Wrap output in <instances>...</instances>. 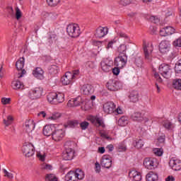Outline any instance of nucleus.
<instances>
[{
	"mask_svg": "<svg viewBox=\"0 0 181 181\" xmlns=\"http://www.w3.org/2000/svg\"><path fill=\"white\" fill-rule=\"evenodd\" d=\"M150 22H152L153 23H159V18L155 16H151L149 18Z\"/></svg>",
	"mask_w": 181,
	"mask_h": 181,
	"instance_id": "59",
	"label": "nucleus"
},
{
	"mask_svg": "<svg viewBox=\"0 0 181 181\" xmlns=\"http://www.w3.org/2000/svg\"><path fill=\"white\" fill-rule=\"evenodd\" d=\"M154 77H155V78H156V80L158 83H162V78H160V76H159V74L155 72Z\"/></svg>",
	"mask_w": 181,
	"mask_h": 181,
	"instance_id": "63",
	"label": "nucleus"
},
{
	"mask_svg": "<svg viewBox=\"0 0 181 181\" xmlns=\"http://www.w3.org/2000/svg\"><path fill=\"white\" fill-rule=\"evenodd\" d=\"M3 173L4 175V177H7V179H9V180H12L13 179V174L12 173H9L6 169H3Z\"/></svg>",
	"mask_w": 181,
	"mask_h": 181,
	"instance_id": "40",
	"label": "nucleus"
},
{
	"mask_svg": "<svg viewBox=\"0 0 181 181\" xmlns=\"http://www.w3.org/2000/svg\"><path fill=\"white\" fill-rule=\"evenodd\" d=\"M153 152L156 155V156H162L163 155V148H153Z\"/></svg>",
	"mask_w": 181,
	"mask_h": 181,
	"instance_id": "42",
	"label": "nucleus"
},
{
	"mask_svg": "<svg viewBox=\"0 0 181 181\" xmlns=\"http://www.w3.org/2000/svg\"><path fill=\"white\" fill-rule=\"evenodd\" d=\"M132 2V0H118V4H119L122 6H127L129 5Z\"/></svg>",
	"mask_w": 181,
	"mask_h": 181,
	"instance_id": "50",
	"label": "nucleus"
},
{
	"mask_svg": "<svg viewBox=\"0 0 181 181\" xmlns=\"http://www.w3.org/2000/svg\"><path fill=\"white\" fill-rule=\"evenodd\" d=\"M43 74H45V71L40 67H36L33 71V75L34 76V77H36V78H38L40 80H42Z\"/></svg>",
	"mask_w": 181,
	"mask_h": 181,
	"instance_id": "27",
	"label": "nucleus"
},
{
	"mask_svg": "<svg viewBox=\"0 0 181 181\" xmlns=\"http://www.w3.org/2000/svg\"><path fill=\"white\" fill-rule=\"evenodd\" d=\"M13 122V117L11 115H8L7 117V119H4L3 122L6 125V127H9Z\"/></svg>",
	"mask_w": 181,
	"mask_h": 181,
	"instance_id": "37",
	"label": "nucleus"
},
{
	"mask_svg": "<svg viewBox=\"0 0 181 181\" xmlns=\"http://www.w3.org/2000/svg\"><path fill=\"white\" fill-rule=\"evenodd\" d=\"M66 33L70 37L76 39V37H78L80 35H81V30L78 24L71 23L67 25Z\"/></svg>",
	"mask_w": 181,
	"mask_h": 181,
	"instance_id": "3",
	"label": "nucleus"
},
{
	"mask_svg": "<svg viewBox=\"0 0 181 181\" xmlns=\"http://www.w3.org/2000/svg\"><path fill=\"white\" fill-rule=\"evenodd\" d=\"M100 165L103 168H106V169H110L111 166H112V160H111L110 155H104L102 156Z\"/></svg>",
	"mask_w": 181,
	"mask_h": 181,
	"instance_id": "11",
	"label": "nucleus"
},
{
	"mask_svg": "<svg viewBox=\"0 0 181 181\" xmlns=\"http://www.w3.org/2000/svg\"><path fill=\"white\" fill-rule=\"evenodd\" d=\"M175 73L180 74L181 73V63L178 62L175 64Z\"/></svg>",
	"mask_w": 181,
	"mask_h": 181,
	"instance_id": "56",
	"label": "nucleus"
},
{
	"mask_svg": "<svg viewBox=\"0 0 181 181\" xmlns=\"http://www.w3.org/2000/svg\"><path fill=\"white\" fill-rule=\"evenodd\" d=\"M22 151L26 158H30L35 155V146L30 143H25L22 147Z\"/></svg>",
	"mask_w": 181,
	"mask_h": 181,
	"instance_id": "8",
	"label": "nucleus"
},
{
	"mask_svg": "<svg viewBox=\"0 0 181 181\" xmlns=\"http://www.w3.org/2000/svg\"><path fill=\"white\" fill-rule=\"evenodd\" d=\"M78 74H80L79 70L73 71V73H71V78H72L73 81H74V80H76V78H77V77H78Z\"/></svg>",
	"mask_w": 181,
	"mask_h": 181,
	"instance_id": "54",
	"label": "nucleus"
},
{
	"mask_svg": "<svg viewBox=\"0 0 181 181\" xmlns=\"http://www.w3.org/2000/svg\"><path fill=\"white\" fill-rule=\"evenodd\" d=\"M11 87L13 90H23V88H25L23 83L21 82L19 80L13 81L11 83Z\"/></svg>",
	"mask_w": 181,
	"mask_h": 181,
	"instance_id": "30",
	"label": "nucleus"
},
{
	"mask_svg": "<svg viewBox=\"0 0 181 181\" xmlns=\"http://www.w3.org/2000/svg\"><path fill=\"white\" fill-rule=\"evenodd\" d=\"M60 0H47L49 6H57Z\"/></svg>",
	"mask_w": 181,
	"mask_h": 181,
	"instance_id": "46",
	"label": "nucleus"
},
{
	"mask_svg": "<svg viewBox=\"0 0 181 181\" xmlns=\"http://www.w3.org/2000/svg\"><path fill=\"white\" fill-rule=\"evenodd\" d=\"M159 50L160 53L165 54L168 53L169 50H170V43L168 40H163L160 43L159 45Z\"/></svg>",
	"mask_w": 181,
	"mask_h": 181,
	"instance_id": "14",
	"label": "nucleus"
},
{
	"mask_svg": "<svg viewBox=\"0 0 181 181\" xmlns=\"http://www.w3.org/2000/svg\"><path fill=\"white\" fill-rule=\"evenodd\" d=\"M173 46H175V47H181V39H177L175 41L173 42Z\"/></svg>",
	"mask_w": 181,
	"mask_h": 181,
	"instance_id": "57",
	"label": "nucleus"
},
{
	"mask_svg": "<svg viewBox=\"0 0 181 181\" xmlns=\"http://www.w3.org/2000/svg\"><path fill=\"white\" fill-rule=\"evenodd\" d=\"M159 73L164 77V78H170L172 76V69L170 68V66L165 64H162L160 65L159 68Z\"/></svg>",
	"mask_w": 181,
	"mask_h": 181,
	"instance_id": "5",
	"label": "nucleus"
},
{
	"mask_svg": "<svg viewBox=\"0 0 181 181\" xmlns=\"http://www.w3.org/2000/svg\"><path fill=\"white\" fill-rule=\"evenodd\" d=\"M173 87H174L175 90H181V79H175L173 83Z\"/></svg>",
	"mask_w": 181,
	"mask_h": 181,
	"instance_id": "34",
	"label": "nucleus"
},
{
	"mask_svg": "<svg viewBox=\"0 0 181 181\" xmlns=\"http://www.w3.org/2000/svg\"><path fill=\"white\" fill-rule=\"evenodd\" d=\"M62 117V114L59 112H54L49 119L55 121L56 119H59Z\"/></svg>",
	"mask_w": 181,
	"mask_h": 181,
	"instance_id": "53",
	"label": "nucleus"
},
{
	"mask_svg": "<svg viewBox=\"0 0 181 181\" xmlns=\"http://www.w3.org/2000/svg\"><path fill=\"white\" fill-rule=\"evenodd\" d=\"M95 170L97 173H100L101 171V165L100 163H98V162H96L95 164Z\"/></svg>",
	"mask_w": 181,
	"mask_h": 181,
	"instance_id": "60",
	"label": "nucleus"
},
{
	"mask_svg": "<svg viewBox=\"0 0 181 181\" xmlns=\"http://www.w3.org/2000/svg\"><path fill=\"white\" fill-rule=\"evenodd\" d=\"M37 156L41 162H45V160H46V153L43 151L37 152Z\"/></svg>",
	"mask_w": 181,
	"mask_h": 181,
	"instance_id": "39",
	"label": "nucleus"
},
{
	"mask_svg": "<svg viewBox=\"0 0 181 181\" xmlns=\"http://www.w3.org/2000/svg\"><path fill=\"white\" fill-rule=\"evenodd\" d=\"M1 103L4 105H6V104H9L11 103V98H3L1 99Z\"/></svg>",
	"mask_w": 181,
	"mask_h": 181,
	"instance_id": "61",
	"label": "nucleus"
},
{
	"mask_svg": "<svg viewBox=\"0 0 181 181\" xmlns=\"http://www.w3.org/2000/svg\"><path fill=\"white\" fill-rule=\"evenodd\" d=\"M89 120L95 127L105 128V124H104V120L101 117L91 116Z\"/></svg>",
	"mask_w": 181,
	"mask_h": 181,
	"instance_id": "12",
	"label": "nucleus"
},
{
	"mask_svg": "<svg viewBox=\"0 0 181 181\" xmlns=\"http://www.w3.org/2000/svg\"><path fill=\"white\" fill-rule=\"evenodd\" d=\"M163 126L166 129H173L175 128V124L171 123L169 120H165L164 122Z\"/></svg>",
	"mask_w": 181,
	"mask_h": 181,
	"instance_id": "38",
	"label": "nucleus"
},
{
	"mask_svg": "<svg viewBox=\"0 0 181 181\" xmlns=\"http://www.w3.org/2000/svg\"><path fill=\"white\" fill-rule=\"evenodd\" d=\"M135 148H137V149H141L142 146H144V141L142 139H137L136 140V144L134 145Z\"/></svg>",
	"mask_w": 181,
	"mask_h": 181,
	"instance_id": "48",
	"label": "nucleus"
},
{
	"mask_svg": "<svg viewBox=\"0 0 181 181\" xmlns=\"http://www.w3.org/2000/svg\"><path fill=\"white\" fill-rule=\"evenodd\" d=\"M83 104V98L81 96H78L74 99H71L68 101L67 105L69 107H78Z\"/></svg>",
	"mask_w": 181,
	"mask_h": 181,
	"instance_id": "21",
	"label": "nucleus"
},
{
	"mask_svg": "<svg viewBox=\"0 0 181 181\" xmlns=\"http://www.w3.org/2000/svg\"><path fill=\"white\" fill-rule=\"evenodd\" d=\"M81 129L83 130L87 129L88 128V126L90 125V123L88 122H82L79 124Z\"/></svg>",
	"mask_w": 181,
	"mask_h": 181,
	"instance_id": "52",
	"label": "nucleus"
},
{
	"mask_svg": "<svg viewBox=\"0 0 181 181\" xmlns=\"http://www.w3.org/2000/svg\"><path fill=\"white\" fill-rule=\"evenodd\" d=\"M112 65V60H108V59L102 61L100 63V67L103 71H105V73H108V71H111Z\"/></svg>",
	"mask_w": 181,
	"mask_h": 181,
	"instance_id": "15",
	"label": "nucleus"
},
{
	"mask_svg": "<svg viewBox=\"0 0 181 181\" xmlns=\"http://www.w3.org/2000/svg\"><path fill=\"white\" fill-rule=\"evenodd\" d=\"M129 177L131 179H133V180H134V181L142 180V175H141V173H139L135 170H132L130 172H129Z\"/></svg>",
	"mask_w": 181,
	"mask_h": 181,
	"instance_id": "25",
	"label": "nucleus"
},
{
	"mask_svg": "<svg viewBox=\"0 0 181 181\" xmlns=\"http://www.w3.org/2000/svg\"><path fill=\"white\" fill-rule=\"evenodd\" d=\"M81 90L85 95H90L94 93V87L90 84H85L82 86Z\"/></svg>",
	"mask_w": 181,
	"mask_h": 181,
	"instance_id": "26",
	"label": "nucleus"
},
{
	"mask_svg": "<svg viewBox=\"0 0 181 181\" xmlns=\"http://www.w3.org/2000/svg\"><path fill=\"white\" fill-rule=\"evenodd\" d=\"M42 94L43 88H35L34 89H31L28 91V97H29L30 100H37L42 97Z\"/></svg>",
	"mask_w": 181,
	"mask_h": 181,
	"instance_id": "10",
	"label": "nucleus"
},
{
	"mask_svg": "<svg viewBox=\"0 0 181 181\" xmlns=\"http://www.w3.org/2000/svg\"><path fill=\"white\" fill-rule=\"evenodd\" d=\"M158 160L155 158H146L144 160V166L148 170H153V169H156L158 168Z\"/></svg>",
	"mask_w": 181,
	"mask_h": 181,
	"instance_id": "7",
	"label": "nucleus"
},
{
	"mask_svg": "<svg viewBox=\"0 0 181 181\" xmlns=\"http://www.w3.org/2000/svg\"><path fill=\"white\" fill-rule=\"evenodd\" d=\"M56 128V126L54 124H48L45 125L43 128V134L45 136H50L53 135V132H54V129Z\"/></svg>",
	"mask_w": 181,
	"mask_h": 181,
	"instance_id": "19",
	"label": "nucleus"
},
{
	"mask_svg": "<svg viewBox=\"0 0 181 181\" xmlns=\"http://www.w3.org/2000/svg\"><path fill=\"white\" fill-rule=\"evenodd\" d=\"M130 118L135 122H142V121H145V117H144V115H142L141 112H134L132 114Z\"/></svg>",
	"mask_w": 181,
	"mask_h": 181,
	"instance_id": "23",
	"label": "nucleus"
},
{
	"mask_svg": "<svg viewBox=\"0 0 181 181\" xmlns=\"http://www.w3.org/2000/svg\"><path fill=\"white\" fill-rule=\"evenodd\" d=\"M41 16H42V18H44V19H46L47 18H52V16H53V13L43 11Z\"/></svg>",
	"mask_w": 181,
	"mask_h": 181,
	"instance_id": "55",
	"label": "nucleus"
},
{
	"mask_svg": "<svg viewBox=\"0 0 181 181\" xmlns=\"http://www.w3.org/2000/svg\"><path fill=\"white\" fill-rule=\"evenodd\" d=\"M160 144H162L163 145V144H165V137H164V136H160L158 139L157 145H158V146H160Z\"/></svg>",
	"mask_w": 181,
	"mask_h": 181,
	"instance_id": "58",
	"label": "nucleus"
},
{
	"mask_svg": "<svg viewBox=\"0 0 181 181\" xmlns=\"http://www.w3.org/2000/svg\"><path fill=\"white\" fill-rule=\"evenodd\" d=\"M134 63L137 67H141V66H142V58L140 57H136L135 58Z\"/></svg>",
	"mask_w": 181,
	"mask_h": 181,
	"instance_id": "51",
	"label": "nucleus"
},
{
	"mask_svg": "<svg viewBox=\"0 0 181 181\" xmlns=\"http://www.w3.org/2000/svg\"><path fill=\"white\" fill-rule=\"evenodd\" d=\"M153 52H144V59L147 60V62H152V59H153Z\"/></svg>",
	"mask_w": 181,
	"mask_h": 181,
	"instance_id": "36",
	"label": "nucleus"
},
{
	"mask_svg": "<svg viewBox=\"0 0 181 181\" xmlns=\"http://www.w3.org/2000/svg\"><path fill=\"white\" fill-rule=\"evenodd\" d=\"M146 179L147 181H158L159 177L158 176V174L151 171L146 175Z\"/></svg>",
	"mask_w": 181,
	"mask_h": 181,
	"instance_id": "31",
	"label": "nucleus"
},
{
	"mask_svg": "<svg viewBox=\"0 0 181 181\" xmlns=\"http://www.w3.org/2000/svg\"><path fill=\"white\" fill-rule=\"evenodd\" d=\"M78 120H71L68 122V125L70 128H76V127H78Z\"/></svg>",
	"mask_w": 181,
	"mask_h": 181,
	"instance_id": "45",
	"label": "nucleus"
},
{
	"mask_svg": "<svg viewBox=\"0 0 181 181\" xmlns=\"http://www.w3.org/2000/svg\"><path fill=\"white\" fill-rule=\"evenodd\" d=\"M118 125H119V127H125L126 125H128V117L125 116L120 117L118 120Z\"/></svg>",
	"mask_w": 181,
	"mask_h": 181,
	"instance_id": "32",
	"label": "nucleus"
},
{
	"mask_svg": "<svg viewBox=\"0 0 181 181\" xmlns=\"http://www.w3.org/2000/svg\"><path fill=\"white\" fill-rule=\"evenodd\" d=\"M84 179V172L81 169L78 168L74 171H69L65 175L66 181H79Z\"/></svg>",
	"mask_w": 181,
	"mask_h": 181,
	"instance_id": "1",
	"label": "nucleus"
},
{
	"mask_svg": "<svg viewBox=\"0 0 181 181\" xmlns=\"http://www.w3.org/2000/svg\"><path fill=\"white\" fill-rule=\"evenodd\" d=\"M74 158V151L71 148H66L62 153L64 160H71Z\"/></svg>",
	"mask_w": 181,
	"mask_h": 181,
	"instance_id": "17",
	"label": "nucleus"
},
{
	"mask_svg": "<svg viewBox=\"0 0 181 181\" xmlns=\"http://www.w3.org/2000/svg\"><path fill=\"white\" fill-rule=\"evenodd\" d=\"M119 54H127V45L122 44L117 48Z\"/></svg>",
	"mask_w": 181,
	"mask_h": 181,
	"instance_id": "35",
	"label": "nucleus"
},
{
	"mask_svg": "<svg viewBox=\"0 0 181 181\" xmlns=\"http://www.w3.org/2000/svg\"><path fill=\"white\" fill-rule=\"evenodd\" d=\"M117 36H119V37H121L122 39H124V40H126L127 42H128V40H129V37L125 33L119 32L117 33Z\"/></svg>",
	"mask_w": 181,
	"mask_h": 181,
	"instance_id": "47",
	"label": "nucleus"
},
{
	"mask_svg": "<svg viewBox=\"0 0 181 181\" xmlns=\"http://www.w3.org/2000/svg\"><path fill=\"white\" fill-rule=\"evenodd\" d=\"M57 73H59V67L56 65L51 66L49 69V74L53 76L54 74H57Z\"/></svg>",
	"mask_w": 181,
	"mask_h": 181,
	"instance_id": "33",
	"label": "nucleus"
},
{
	"mask_svg": "<svg viewBox=\"0 0 181 181\" xmlns=\"http://www.w3.org/2000/svg\"><path fill=\"white\" fill-rule=\"evenodd\" d=\"M22 18V11L18 7H16V19L19 21Z\"/></svg>",
	"mask_w": 181,
	"mask_h": 181,
	"instance_id": "49",
	"label": "nucleus"
},
{
	"mask_svg": "<svg viewBox=\"0 0 181 181\" xmlns=\"http://www.w3.org/2000/svg\"><path fill=\"white\" fill-rule=\"evenodd\" d=\"M127 62H128V57L127 54H119V56L115 59L114 64L116 67H119L123 69L127 65Z\"/></svg>",
	"mask_w": 181,
	"mask_h": 181,
	"instance_id": "6",
	"label": "nucleus"
},
{
	"mask_svg": "<svg viewBox=\"0 0 181 181\" xmlns=\"http://www.w3.org/2000/svg\"><path fill=\"white\" fill-rule=\"evenodd\" d=\"M117 151L118 152H125L127 151V145H125V143H120L117 146Z\"/></svg>",
	"mask_w": 181,
	"mask_h": 181,
	"instance_id": "43",
	"label": "nucleus"
},
{
	"mask_svg": "<svg viewBox=\"0 0 181 181\" xmlns=\"http://www.w3.org/2000/svg\"><path fill=\"white\" fill-rule=\"evenodd\" d=\"M25 66V58H20L18 61L16 62V67L18 71L17 78H21L23 77V74H26V71L23 69Z\"/></svg>",
	"mask_w": 181,
	"mask_h": 181,
	"instance_id": "9",
	"label": "nucleus"
},
{
	"mask_svg": "<svg viewBox=\"0 0 181 181\" xmlns=\"http://www.w3.org/2000/svg\"><path fill=\"white\" fill-rule=\"evenodd\" d=\"M169 165L173 170L177 171L181 169V160L179 159H175L174 158H171Z\"/></svg>",
	"mask_w": 181,
	"mask_h": 181,
	"instance_id": "16",
	"label": "nucleus"
},
{
	"mask_svg": "<svg viewBox=\"0 0 181 181\" xmlns=\"http://www.w3.org/2000/svg\"><path fill=\"white\" fill-rule=\"evenodd\" d=\"M175 177L173 175H169L168 177L165 178V181H174Z\"/></svg>",
	"mask_w": 181,
	"mask_h": 181,
	"instance_id": "64",
	"label": "nucleus"
},
{
	"mask_svg": "<svg viewBox=\"0 0 181 181\" xmlns=\"http://www.w3.org/2000/svg\"><path fill=\"white\" fill-rule=\"evenodd\" d=\"M66 132L63 128H61L59 125H56L55 129H54V132L52 133V138L53 141H55V142H59L64 138Z\"/></svg>",
	"mask_w": 181,
	"mask_h": 181,
	"instance_id": "4",
	"label": "nucleus"
},
{
	"mask_svg": "<svg viewBox=\"0 0 181 181\" xmlns=\"http://www.w3.org/2000/svg\"><path fill=\"white\" fill-rule=\"evenodd\" d=\"M116 106L112 102H107L103 105V111L106 114H112L115 111Z\"/></svg>",
	"mask_w": 181,
	"mask_h": 181,
	"instance_id": "13",
	"label": "nucleus"
},
{
	"mask_svg": "<svg viewBox=\"0 0 181 181\" xmlns=\"http://www.w3.org/2000/svg\"><path fill=\"white\" fill-rule=\"evenodd\" d=\"M119 67L117 66L112 69V73L115 74V76H118L119 74Z\"/></svg>",
	"mask_w": 181,
	"mask_h": 181,
	"instance_id": "62",
	"label": "nucleus"
},
{
	"mask_svg": "<svg viewBox=\"0 0 181 181\" xmlns=\"http://www.w3.org/2000/svg\"><path fill=\"white\" fill-rule=\"evenodd\" d=\"M24 129L28 134H30L35 129V122L33 119H28L24 124Z\"/></svg>",
	"mask_w": 181,
	"mask_h": 181,
	"instance_id": "22",
	"label": "nucleus"
},
{
	"mask_svg": "<svg viewBox=\"0 0 181 181\" xmlns=\"http://www.w3.org/2000/svg\"><path fill=\"white\" fill-rule=\"evenodd\" d=\"M108 33V28L107 27H99L96 29V33L95 36L101 39V37H104Z\"/></svg>",
	"mask_w": 181,
	"mask_h": 181,
	"instance_id": "20",
	"label": "nucleus"
},
{
	"mask_svg": "<svg viewBox=\"0 0 181 181\" xmlns=\"http://www.w3.org/2000/svg\"><path fill=\"white\" fill-rule=\"evenodd\" d=\"M62 84L64 86H69L71 83H73V78H71V72H66L64 76L61 78Z\"/></svg>",
	"mask_w": 181,
	"mask_h": 181,
	"instance_id": "24",
	"label": "nucleus"
},
{
	"mask_svg": "<svg viewBox=\"0 0 181 181\" xmlns=\"http://www.w3.org/2000/svg\"><path fill=\"white\" fill-rule=\"evenodd\" d=\"M46 181H58L57 177L54 174H47L45 177Z\"/></svg>",
	"mask_w": 181,
	"mask_h": 181,
	"instance_id": "41",
	"label": "nucleus"
},
{
	"mask_svg": "<svg viewBox=\"0 0 181 181\" xmlns=\"http://www.w3.org/2000/svg\"><path fill=\"white\" fill-rule=\"evenodd\" d=\"M143 50L144 53L153 52V45L146 40H143Z\"/></svg>",
	"mask_w": 181,
	"mask_h": 181,
	"instance_id": "28",
	"label": "nucleus"
},
{
	"mask_svg": "<svg viewBox=\"0 0 181 181\" xmlns=\"http://www.w3.org/2000/svg\"><path fill=\"white\" fill-rule=\"evenodd\" d=\"M165 33L167 35V36H169L170 35H173V33H175V28H173L171 26H168V27H165Z\"/></svg>",
	"mask_w": 181,
	"mask_h": 181,
	"instance_id": "44",
	"label": "nucleus"
},
{
	"mask_svg": "<svg viewBox=\"0 0 181 181\" xmlns=\"http://www.w3.org/2000/svg\"><path fill=\"white\" fill-rule=\"evenodd\" d=\"M119 83H118V81H117L110 80L107 83L106 87L110 91H118V88H119Z\"/></svg>",
	"mask_w": 181,
	"mask_h": 181,
	"instance_id": "18",
	"label": "nucleus"
},
{
	"mask_svg": "<svg viewBox=\"0 0 181 181\" xmlns=\"http://www.w3.org/2000/svg\"><path fill=\"white\" fill-rule=\"evenodd\" d=\"M47 98L50 104L57 105L64 102V94L52 92L47 95Z\"/></svg>",
	"mask_w": 181,
	"mask_h": 181,
	"instance_id": "2",
	"label": "nucleus"
},
{
	"mask_svg": "<svg viewBox=\"0 0 181 181\" xmlns=\"http://www.w3.org/2000/svg\"><path fill=\"white\" fill-rule=\"evenodd\" d=\"M129 98L131 103H138L139 101V93L137 90H132Z\"/></svg>",
	"mask_w": 181,
	"mask_h": 181,
	"instance_id": "29",
	"label": "nucleus"
}]
</instances>
